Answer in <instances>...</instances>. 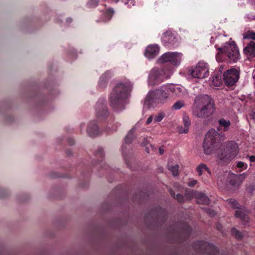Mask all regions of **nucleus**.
I'll return each mask as SVG.
<instances>
[{"label": "nucleus", "mask_w": 255, "mask_h": 255, "mask_svg": "<svg viewBox=\"0 0 255 255\" xmlns=\"http://www.w3.org/2000/svg\"><path fill=\"white\" fill-rule=\"evenodd\" d=\"M182 54L177 52H167L163 54L158 59V64H164L162 68H153L149 72L148 84L153 86L158 85L164 80L170 77L172 74L173 66H178L181 63Z\"/></svg>", "instance_id": "f257e3e1"}, {"label": "nucleus", "mask_w": 255, "mask_h": 255, "mask_svg": "<svg viewBox=\"0 0 255 255\" xmlns=\"http://www.w3.org/2000/svg\"><path fill=\"white\" fill-rule=\"evenodd\" d=\"M218 124L217 131L211 129L205 135L203 146L206 154L209 155L212 153L217 143L224 139L225 135L223 132L228 131L231 126L230 121L224 118L220 119Z\"/></svg>", "instance_id": "f03ea898"}, {"label": "nucleus", "mask_w": 255, "mask_h": 255, "mask_svg": "<svg viewBox=\"0 0 255 255\" xmlns=\"http://www.w3.org/2000/svg\"><path fill=\"white\" fill-rule=\"evenodd\" d=\"M194 114L197 118L206 119L211 116L215 111L214 100L207 95L196 96L194 99Z\"/></svg>", "instance_id": "7ed1b4c3"}, {"label": "nucleus", "mask_w": 255, "mask_h": 255, "mask_svg": "<svg viewBox=\"0 0 255 255\" xmlns=\"http://www.w3.org/2000/svg\"><path fill=\"white\" fill-rule=\"evenodd\" d=\"M130 90L129 84L119 83L115 86L110 97V105L115 111H120L125 109Z\"/></svg>", "instance_id": "20e7f679"}, {"label": "nucleus", "mask_w": 255, "mask_h": 255, "mask_svg": "<svg viewBox=\"0 0 255 255\" xmlns=\"http://www.w3.org/2000/svg\"><path fill=\"white\" fill-rule=\"evenodd\" d=\"M240 53L238 47L234 41L227 43L223 47L218 49L216 58L218 62L229 61L236 62L239 59Z\"/></svg>", "instance_id": "39448f33"}, {"label": "nucleus", "mask_w": 255, "mask_h": 255, "mask_svg": "<svg viewBox=\"0 0 255 255\" xmlns=\"http://www.w3.org/2000/svg\"><path fill=\"white\" fill-rule=\"evenodd\" d=\"M170 98L167 85H163L153 91L149 92L146 96L144 106L148 108H153L156 104L163 103Z\"/></svg>", "instance_id": "423d86ee"}, {"label": "nucleus", "mask_w": 255, "mask_h": 255, "mask_svg": "<svg viewBox=\"0 0 255 255\" xmlns=\"http://www.w3.org/2000/svg\"><path fill=\"white\" fill-rule=\"evenodd\" d=\"M95 111L98 120L107 123L108 128H110L112 122L114 121V118L109 113L105 99H99L95 106Z\"/></svg>", "instance_id": "0eeeda50"}, {"label": "nucleus", "mask_w": 255, "mask_h": 255, "mask_svg": "<svg viewBox=\"0 0 255 255\" xmlns=\"http://www.w3.org/2000/svg\"><path fill=\"white\" fill-rule=\"evenodd\" d=\"M167 218L165 209L157 206L145 214L144 221L147 224L160 225L166 221Z\"/></svg>", "instance_id": "6e6552de"}, {"label": "nucleus", "mask_w": 255, "mask_h": 255, "mask_svg": "<svg viewBox=\"0 0 255 255\" xmlns=\"http://www.w3.org/2000/svg\"><path fill=\"white\" fill-rule=\"evenodd\" d=\"M240 69L239 67L231 68L225 71L223 74V80L227 87L236 85L240 78Z\"/></svg>", "instance_id": "1a4fd4ad"}, {"label": "nucleus", "mask_w": 255, "mask_h": 255, "mask_svg": "<svg viewBox=\"0 0 255 255\" xmlns=\"http://www.w3.org/2000/svg\"><path fill=\"white\" fill-rule=\"evenodd\" d=\"M238 153V146L237 144L233 141H228L226 144L224 151L219 155L221 160L226 161L234 158Z\"/></svg>", "instance_id": "9d476101"}, {"label": "nucleus", "mask_w": 255, "mask_h": 255, "mask_svg": "<svg viewBox=\"0 0 255 255\" xmlns=\"http://www.w3.org/2000/svg\"><path fill=\"white\" fill-rule=\"evenodd\" d=\"M193 247L197 253L202 254L216 255L218 253V250L215 246L202 241L195 242L193 244Z\"/></svg>", "instance_id": "9b49d317"}, {"label": "nucleus", "mask_w": 255, "mask_h": 255, "mask_svg": "<svg viewBox=\"0 0 255 255\" xmlns=\"http://www.w3.org/2000/svg\"><path fill=\"white\" fill-rule=\"evenodd\" d=\"M227 202L231 207L239 209L236 211V217L240 218L242 221L245 222V223L248 222L249 218L247 213L245 211L241 210L242 209V205H241L237 201L234 199L231 198L227 200Z\"/></svg>", "instance_id": "f8f14e48"}, {"label": "nucleus", "mask_w": 255, "mask_h": 255, "mask_svg": "<svg viewBox=\"0 0 255 255\" xmlns=\"http://www.w3.org/2000/svg\"><path fill=\"white\" fill-rule=\"evenodd\" d=\"M191 75L195 78L203 79L209 75V68L207 64L199 62L191 71Z\"/></svg>", "instance_id": "ddd939ff"}, {"label": "nucleus", "mask_w": 255, "mask_h": 255, "mask_svg": "<svg viewBox=\"0 0 255 255\" xmlns=\"http://www.w3.org/2000/svg\"><path fill=\"white\" fill-rule=\"evenodd\" d=\"M185 195L189 198H195L199 204L207 205L210 204L209 198L205 194L201 192L193 190H186Z\"/></svg>", "instance_id": "4468645a"}, {"label": "nucleus", "mask_w": 255, "mask_h": 255, "mask_svg": "<svg viewBox=\"0 0 255 255\" xmlns=\"http://www.w3.org/2000/svg\"><path fill=\"white\" fill-rule=\"evenodd\" d=\"M162 41L164 45L169 48L175 47L177 45V38L170 31H167L163 33Z\"/></svg>", "instance_id": "2eb2a0df"}, {"label": "nucleus", "mask_w": 255, "mask_h": 255, "mask_svg": "<svg viewBox=\"0 0 255 255\" xmlns=\"http://www.w3.org/2000/svg\"><path fill=\"white\" fill-rule=\"evenodd\" d=\"M173 233L176 234L179 237L183 238V240H187L191 235V227L187 224H182L179 229L175 230L174 229Z\"/></svg>", "instance_id": "dca6fc26"}, {"label": "nucleus", "mask_w": 255, "mask_h": 255, "mask_svg": "<svg viewBox=\"0 0 255 255\" xmlns=\"http://www.w3.org/2000/svg\"><path fill=\"white\" fill-rule=\"evenodd\" d=\"M243 52L248 59L255 57V42L251 41L248 43L244 48Z\"/></svg>", "instance_id": "f3484780"}, {"label": "nucleus", "mask_w": 255, "mask_h": 255, "mask_svg": "<svg viewBox=\"0 0 255 255\" xmlns=\"http://www.w3.org/2000/svg\"><path fill=\"white\" fill-rule=\"evenodd\" d=\"M159 52V47L156 44L148 45L145 49V56L148 59L154 58Z\"/></svg>", "instance_id": "a211bd4d"}, {"label": "nucleus", "mask_w": 255, "mask_h": 255, "mask_svg": "<svg viewBox=\"0 0 255 255\" xmlns=\"http://www.w3.org/2000/svg\"><path fill=\"white\" fill-rule=\"evenodd\" d=\"M87 132L90 137H94L99 135L100 131L96 121H92L89 124Z\"/></svg>", "instance_id": "6ab92c4d"}, {"label": "nucleus", "mask_w": 255, "mask_h": 255, "mask_svg": "<svg viewBox=\"0 0 255 255\" xmlns=\"http://www.w3.org/2000/svg\"><path fill=\"white\" fill-rule=\"evenodd\" d=\"M167 86L170 97L174 96L180 97L183 95L184 91L181 87L172 84L167 85Z\"/></svg>", "instance_id": "aec40b11"}, {"label": "nucleus", "mask_w": 255, "mask_h": 255, "mask_svg": "<svg viewBox=\"0 0 255 255\" xmlns=\"http://www.w3.org/2000/svg\"><path fill=\"white\" fill-rule=\"evenodd\" d=\"M95 156L98 159V161L94 165L96 167H100L102 168H105L106 165L103 162L104 153L103 149L101 147L99 148L95 153Z\"/></svg>", "instance_id": "412c9836"}, {"label": "nucleus", "mask_w": 255, "mask_h": 255, "mask_svg": "<svg viewBox=\"0 0 255 255\" xmlns=\"http://www.w3.org/2000/svg\"><path fill=\"white\" fill-rule=\"evenodd\" d=\"M245 177V173L239 175L233 174L229 177L228 180L231 185L239 186L242 182L241 178L244 179Z\"/></svg>", "instance_id": "4be33fe9"}, {"label": "nucleus", "mask_w": 255, "mask_h": 255, "mask_svg": "<svg viewBox=\"0 0 255 255\" xmlns=\"http://www.w3.org/2000/svg\"><path fill=\"white\" fill-rule=\"evenodd\" d=\"M183 124L184 128L182 127H179L178 128V131L179 133H187L188 132L189 128L191 125V122L188 116H184L183 117Z\"/></svg>", "instance_id": "5701e85b"}, {"label": "nucleus", "mask_w": 255, "mask_h": 255, "mask_svg": "<svg viewBox=\"0 0 255 255\" xmlns=\"http://www.w3.org/2000/svg\"><path fill=\"white\" fill-rule=\"evenodd\" d=\"M223 80L222 78V71L220 69L219 71L213 75L212 77V84L214 86L216 87L220 86L223 83Z\"/></svg>", "instance_id": "b1692460"}, {"label": "nucleus", "mask_w": 255, "mask_h": 255, "mask_svg": "<svg viewBox=\"0 0 255 255\" xmlns=\"http://www.w3.org/2000/svg\"><path fill=\"white\" fill-rule=\"evenodd\" d=\"M110 72L106 71L100 78L99 85L102 88L106 86L108 81L110 78Z\"/></svg>", "instance_id": "393cba45"}, {"label": "nucleus", "mask_w": 255, "mask_h": 255, "mask_svg": "<svg viewBox=\"0 0 255 255\" xmlns=\"http://www.w3.org/2000/svg\"><path fill=\"white\" fill-rule=\"evenodd\" d=\"M115 11L113 8H109L105 10L102 15V18L104 21H109L112 17Z\"/></svg>", "instance_id": "a878e982"}, {"label": "nucleus", "mask_w": 255, "mask_h": 255, "mask_svg": "<svg viewBox=\"0 0 255 255\" xmlns=\"http://www.w3.org/2000/svg\"><path fill=\"white\" fill-rule=\"evenodd\" d=\"M196 171L198 173V175L199 176H201L205 171L207 172L209 175H211L210 170L205 164H201L199 165L196 168Z\"/></svg>", "instance_id": "bb28decb"}, {"label": "nucleus", "mask_w": 255, "mask_h": 255, "mask_svg": "<svg viewBox=\"0 0 255 255\" xmlns=\"http://www.w3.org/2000/svg\"><path fill=\"white\" fill-rule=\"evenodd\" d=\"M134 131L135 129L134 128H132L129 131L125 138V143L129 144L132 142V140L134 137Z\"/></svg>", "instance_id": "cd10ccee"}, {"label": "nucleus", "mask_w": 255, "mask_h": 255, "mask_svg": "<svg viewBox=\"0 0 255 255\" xmlns=\"http://www.w3.org/2000/svg\"><path fill=\"white\" fill-rule=\"evenodd\" d=\"M243 38L245 39H252L255 41V32L253 30H248L243 33Z\"/></svg>", "instance_id": "c85d7f7f"}, {"label": "nucleus", "mask_w": 255, "mask_h": 255, "mask_svg": "<svg viewBox=\"0 0 255 255\" xmlns=\"http://www.w3.org/2000/svg\"><path fill=\"white\" fill-rule=\"evenodd\" d=\"M231 234L238 240H241L243 238V233L237 230L235 228L232 229Z\"/></svg>", "instance_id": "c756f323"}, {"label": "nucleus", "mask_w": 255, "mask_h": 255, "mask_svg": "<svg viewBox=\"0 0 255 255\" xmlns=\"http://www.w3.org/2000/svg\"><path fill=\"white\" fill-rule=\"evenodd\" d=\"M99 3V0H89L86 3V7L93 8L97 7Z\"/></svg>", "instance_id": "7c9ffc66"}, {"label": "nucleus", "mask_w": 255, "mask_h": 255, "mask_svg": "<svg viewBox=\"0 0 255 255\" xmlns=\"http://www.w3.org/2000/svg\"><path fill=\"white\" fill-rule=\"evenodd\" d=\"M185 105V103L183 101H177L172 106V109L174 110H179L181 108L184 107Z\"/></svg>", "instance_id": "2f4dec72"}, {"label": "nucleus", "mask_w": 255, "mask_h": 255, "mask_svg": "<svg viewBox=\"0 0 255 255\" xmlns=\"http://www.w3.org/2000/svg\"><path fill=\"white\" fill-rule=\"evenodd\" d=\"M178 168L179 166L177 164L174 166L168 165V169L172 173L173 175L175 176H177L179 174Z\"/></svg>", "instance_id": "473e14b6"}, {"label": "nucleus", "mask_w": 255, "mask_h": 255, "mask_svg": "<svg viewBox=\"0 0 255 255\" xmlns=\"http://www.w3.org/2000/svg\"><path fill=\"white\" fill-rule=\"evenodd\" d=\"M237 167L240 169V171H242L247 168L248 165L244 162L239 161L237 164Z\"/></svg>", "instance_id": "72a5a7b5"}, {"label": "nucleus", "mask_w": 255, "mask_h": 255, "mask_svg": "<svg viewBox=\"0 0 255 255\" xmlns=\"http://www.w3.org/2000/svg\"><path fill=\"white\" fill-rule=\"evenodd\" d=\"M174 199H176L179 202H183L184 201V198L182 194H177L176 195Z\"/></svg>", "instance_id": "f704fd0d"}, {"label": "nucleus", "mask_w": 255, "mask_h": 255, "mask_svg": "<svg viewBox=\"0 0 255 255\" xmlns=\"http://www.w3.org/2000/svg\"><path fill=\"white\" fill-rule=\"evenodd\" d=\"M255 189V186L254 185L250 184L247 187V191L248 193L253 194Z\"/></svg>", "instance_id": "c9c22d12"}, {"label": "nucleus", "mask_w": 255, "mask_h": 255, "mask_svg": "<svg viewBox=\"0 0 255 255\" xmlns=\"http://www.w3.org/2000/svg\"><path fill=\"white\" fill-rule=\"evenodd\" d=\"M164 117V116L163 114H159L157 116L155 117L154 120L155 122H159L162 121Z\"/></svg>", "instance_id": "e433bc0d"}, {"label": "nucleus", "mask_w": 255, "mask_h": 255, "mask_svg": "<svg viewBox=\"0 0 255 255\" xmlns=\"http://www.w3.org/2000/svg\"><path fill=\"white\" fill-rule=\"evenodd\" d=\"M197 183V181L195 179H190V180L188 183V185L189 187H194Z\"/></svg>", "instance_id": "4c0bfd02"}, {"label": "nucleus", "mask_w": 255, "mask_h": 255, "mask_svg": "<svg viewBox=\"0 0 255 255\" xmlns=\"http://www.w3.org/2000/svg\"><path fill=\"white\" fill-rule=\"evenodd\" d=\"M247 18H248L249 20H255V14H247L246 16Z\"/></svg>", "instance_id": "58836bf2"}, {"label": "nucleus", "mask_w": 255, "mask_h": 255, "mask_svg": "<svg viewBox=\"0 0 255 255\" xmlns=\"http://www.w3.org/2000/svg\"><path fill=\"white\" fill-rule=\"evenodd\" d=\"M207 212L211 216H214L216 214L215 211H214L209 208L207 209Z\"/></svg>", "instance_id": "ea45409f"}, {"label": "nucleus", "mask_w": 255, "mask_h": 255, "mask_svg": "<svg viewBox=\"0 0 255 255\" xmlns=\"http://www.w3.org/2000/svg\"><path fill=\"white\" fill-rule=\"evenodd\" d=\"M6 191L1 188H0V197L4 198L5 197Z\"/></svg>", "instance_id": "a19ab883"}, {"label": "nucleus", "mask_w": 255, "mask_h": 255, "mask_svg": "<svg viewBox=\"0 0 255 255\" xmlns=\"http://www.w3.org/2000/svg\"><path fill=\"white\" fill-rule=\"evenodd\" d=\"M67 142L69 145H73L75 143V140L73 138H69L67 139Z\"/></svg>", "instance_id": "79ce46f5"}, {"label": "nucleus", "mask_w": 255, "mask_h": 255, "mask_svg": "<svg viewBox=\"0 0 255 255\" xmlns=\"http://www.w3.org/2000/svg\"><path fill=\"white\" fill-rule=\"evenodd\" d=\"M143 141L142 142V146H146L148 144V141L147 139L146 138L143 137L142 138Z\"/></svg>", "instance_id": "37998d69"}, {"label": "nucleus", "mask_w": 255, "mask_h": 255, "mask_svg": "<svg viewBox=\"0 0 255 255\" xmlns=\"http://www.w3.org/2000/svg\"><path fill=\"white\" fill-rule=\"evenodd\" d=\"M134 3H135L134 0H127V1L125 2V4H128L130 3L132 5H134Z\"/></svg>", "instance_id": "c03bdc74"}, {"label": "nucleus", "mask_w": 255, "mask_h": 255, "mask_svg": "<svg viewBox=\"0 0 255 255\" xmlns=\"http://www.w3.org/2000/svg\"><path fill=\"white\" fill-rule=\"evenodd\" d=\"M125 148H126L125 145V144H123L122 145V152H123V155L124 156V158L125 159L126 162H127V159L126 158L125 151L124 150Z\"/></svg>", "instance_id": "a18cd8bd"}, {"label": "nucleus", "mask_w": 255, "mask_h": 255, "mask_svg": "<svg viewBox=\"0 0 255 255\" xmlns=\"http://www.w3.org/2000/svg\"><path fill=\"white\" fill-rule=\"evenodd\" d=\"M152 120H153V118L151 116L149 117L146 121V124L148 125V124H150L151 123V122L152 121Z\"/></svg>", "instance_id": "49530a36"}, {"label": "nucleus", "mask_w": 255, "mask_h": 255, "mask_svg": "<svg viewBox=\"0 0 255 255\" xmlns=\"http://www.w3.org/2000/svg\"><path fill=\"white\" fill-rule=\"evenodd\" d=\"M169 191L170 195L174 198L176 196L174 191L172 189H169Z\"/></svg>", "instance_id": "de8ad7c7"}, {"label": "nucleus", "mask_w": 255, "mask_h": 255, "mask_svg": "<svg viewBox=\"0 0 255 255\" xmlns=\"http://www.w3.org/2000/svg\"><path fill=\"white\" fill-rule=\"evenodd\" d=\"M249 159L251 162H255V156L252 155V156H249Z\"/></svg>", "instance_id": "09e8293b"}, {"label": "nucleus", "mask_w": 255, "mask_h": 255, "mask_svg": "<svg viewBox=\"0 0 255 255\" xmlns=\"http://www.w3.org/2000/svg\"><path fill=\"white\" fill-rule=\"evenodd\" d=\"M217 229L218 230L220 231L221 232H222V226L220 224H218L216 226Z\"/></svg>", "instance_id": "8fccbe9b"}, {"label": "nucleus", "mask_w": 255, "mask_h": 255, "mask_svg": "<svg viewBox=\"0 0 255 255\" xmlns=\"http://www.w3.org/2000/svg\"><path fill=\"white\" fill-rule=\"evenodd\" d=\"M118 127V125H117V124H116V126H112V129H110L109 130H111L112 131H116L117 130V128Z\"/></svg>", "instance_id": "3c124183"}, {"label": "nucleus", "mask_w": 255, "mask_h": 255, "mask_svg": "<svg viewBox=\"0 0 255 255\" xmlns=\"http://www.w3.org/2000/svg\"><path fill=\"white\" fill-rule=\"evenodd\" d=\"M164 150L163 149H162L161 148H159V152L160 153V154L162 155L164 153Z\"/></svg>", "instance_id": "603ef678"}, {"label": "nucleus", "mask_w": 255, "mask_h": 255, "mask_svg": "<svg viewBox=\"0 0 255 255\" xmlns=\"http://www.w3.org/2000/svg\"><path fill=\"white\" fill-rule=\"evenodd\" d=\"M66 154L67 155H68V156H70V155H72V152L70 150H67L66 151Z\"/></svg>", "instance_id": "864d4df0"}, {"label": "nucleus", "mask_w": 255, "mask_h": 255, "mask_svg": "<svg viewBox=\"0 0 255 255\" xmlns=\"http://www.w3.org/2000/svg\"><path fill=\"white\" fill-rule=\"evenodd\" d=\"M250 1L252 5H255V0H250Z\"/></svg>", "instance_id": "5fc2aeb1"}, {"label": "nucleus", "mask_w": 255, "mask_h": 255, "mask_svg": "<svg viewBox=\"0 0 255 255\" xmlns=\"http://www.w3.org/2000/svg\"><path fill=\"white\" fill-rule=\"evenodd\" d=\"M71 21H72V18H71L69 17V18H67L66 22L67 23H70V22H71Z\"/></svg>", "instance_id": "6e6d98bb"}, {"label": "nucleus", "mask_w": 255, "mask_h": 255, "mask_svg": "<svg viewBox=\"0 0 255 255\" xmlns=\"http://www.w3.org/2000/svg\"><path fill=\"white\" fill-rule=\"evenodd\" d=\"M84 124H81L80 126V128H84Z\"/></svg>", "instance_id": "4d7b16f0"}, {"label": "nucleus", "mask_w": 255, "mask_h": 255, "mask_svg": "<svg viewBox=\"0 0 255 255\" xmlns=\"http://www.w3.org/2000/svg\"><path fill=\"white\" fill-rule=\"evenodd\" d=\"M53 177H54V178H56V177H58L59 176L58 175H56L55 176H53Z\"/></svg>", "instance_id": "13d9d810"}, {"label": "nucleus", "mask_w": 255, "mask_h": 255, "mask_svg": "<svg viewBox=\"0 0 255 255\" xmlns=\"http://www.w3.org/2000/svg\"><path fill=\"white\" fill-rule=\"evenodd\" d=\"M146 152H148V153H149V150L148 148H146Z\"/></svg>", "instance_id": "bf43d9fd"}]
</instances>
